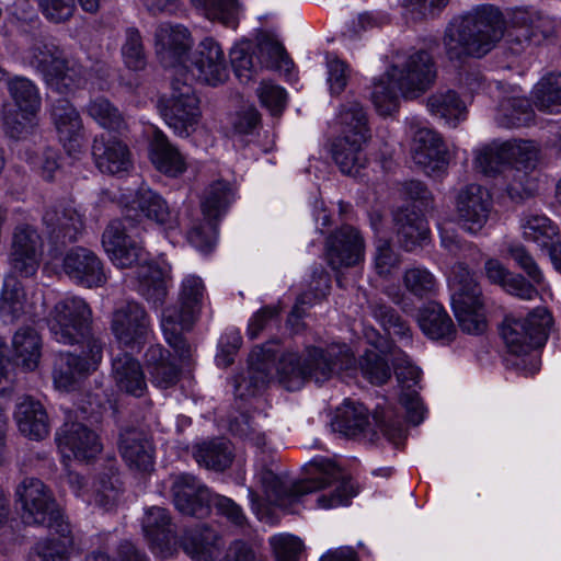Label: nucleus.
<instances>
[{
    "instance_id": "nucleus-48",
    "label": "nucleus",
    "mask_w": 561,
    "mask_h": 561,
    "mask_svg": "<svg viewBox=\"0 0 561 561\" xmlns=\"http://www.w3.org/2000/svg\"><path fill=\"white\" fill-rule=\"evenodd\" d=\"M535 116L531 103L527 98H508L502 101L497 122L506 128L527 126Z\"/></svg>"
},
{
    "instance_id": "nucleus-55",
    "label": "nucleus",
    "mask_w": 561,
    "mask_h": 561,
    "mask_svg": "<svg viewBox=\"0 0 561 561\" xmlns=\"http://www.w3.org/2000/svg\"><path fill=\"white\" fill-rule=\"evenodd\" d=\"M125 66L134 71L144 70L147 66V55L142 36L138 28L131 26L125 31V39L121 48Z\"/></svg>"
},
{
    "instance_id": "nucleus-9",
    "label": "nucleus",
    "mask_w": 561,
    "mask_h": 561,
    "mask_svg": "<svg viewBox=\"0 0 561 561\" xmlns=\"http://www.w3.org/2000/svg\"><path fill=\"white\" fill-rule=\"evenodd\" d=\"M551 324V313L545 308H536L524 319L506 317L500 333L508 354L522 357L545 345Z\"/></svg>"
},
{
    "instance_id": "nucleus-54",
    "label": "nucleus",
    "mask_w": 561,
    "mask_h": 561,
    "mask_svg": "<svg viewBox=\"0 0 561 561\" xmlns=\"http://www.w3.org/2000/svg\"><path fill=\"white\" fill-rule=\"evenodd\" d=\"M210 529L207 524L190 528L181 540V547L195 561H210Z\"/></svg>"
},
{
    "instance_id": "nucleus-36",
    "label": "nucleus",
    "mask_w": 561,
    "mask_h": 561,
    "mask_svg": "<svg viewBox=\"0 0 561 561\" xmlns=\"http://www.w3.org/2000/svg\"><path fill=\"white\" fill-rule=\"evenodd\" d=\"M112 377L117 388L127 394L140 398L147 391L146 377L140 363L126 352L113 358Z\"/></svg>"
},
{
    "instance_id": "nucleus-53",
    "label": "nucleus",
    "mask_w": 561,
    "mask_h": 561,
    "mask_svg": "<svg viewBox=\"0 0 561 561\" xmlns=\"http://www.w3.org/2000/svg\"><path fill=\"white\" fill-rule=\"evenodd\" d=\"M474 163L477 169L488 176H495L504 170L510 171L506 142L492 144L482 148L476 156Z\"/></svg>"
},
{
    "instance_id": "nucleus-47",
    "label": "nucleus",
    "mask_w": 561,
    "mask_h": 561,
    "mask_svg": "<svg viewBox=\"0 0 561 561\" xmlns=\"http://www.w3.org/2000/svg\"><path fill=\"white\" fill-rule=\"evenodd\" d=\"M533 100L540 112H559L561 107V72H549L543 76L534 88Z\"/></svg>"
},
{
    "instance_id": "nucleus-28",
    "label": "nucleus",
    "mask_w": 561,
    "mask_h": 561,
    "mask_svg": "<svg viewBox=\"0 0 561 561\" xmlns=\"http://www.w3.org/2000/svg\"><path fill=\"white\" fill-rule=\"evenodd\" d=\"M95 167L104 174L122 175L131 167L128 147L119 139L101 134L92 144Z\"/></svg>"
},
{
    "instance_id": "nucleus-8",
    "label": "nucleus",
    "mask_w": 561,
    "mask_h": 561,
    "mask_svg": "<svg viewBox=\"0 0 561 561\" xmlns=\"http://www.w3.org/2000/svg\"><path fill=\"white\" fill-rule=\"evenodd\" d=\"M231 67L241 82H249L260 70L289 72L294 66L283 44L271 33L261 31L255 43L243 41L230 50Z\"/></svg>"
},
{
    "instance_id": "nucleus-62",
    "label": "nucleus",
    "mask_w": 561,
    "mask_h": 561,
    "mask_svg": "<svg viewBox=\"0 0 561 561\" xmlns=\"http://www.w3.org/2000/svg\"><path fill=\"white\" fill-rule=\"evenodd\" d=\"M401 263L400 254L393 249L390 240L376 241L375 270L379 276H388Z\"/></svg>"
},
{
    "instance_id": "nucleus-60",
    "label": "nucleus",
    "mask_w": 561,
    "mask_h": 561,
    "mask_svg": "<svg viewBox=\"0 0 561 561\" xmlns=\"http://www.w3.org/2000/svg\"><path fill=\"white\" fill-rule=\"evenodd\" d=\"M440 243L453 255L478 263L481 259L480 250L472 243L462 240L455 231L440 229Z\"/></svg>"
},
{
    "instance_id": "nucleus-50",
    "label": "nucleus",
    "mask_w": 561,
    "mask_h": 561,
    "mask_svg": "<svg viewBox=\"0 0 561 561\" xmlns=\"http://www.w3.org/2000/svg\"><path fill=\"white\" fill-rule=\"evenodd\" d=\"M523 237L527 241L548 248L559 239V228L548 217L529 215L522 220Z\"/></svg>"
},
{
    "instance_id": "nucleus-17",
    "label": "nucleus",
    "mask_w": 561,
    "mask_h": 561,
    "mask_svg": "<svg viewBox=\"0 0 561 561\" xmlns=\"http://www.w3.org/2000/svg\"><path fill=\"white\" fill-rule=\"evenodd\" d=\"M391 71L398 78L400 92L407 99L424 93L436 79L435 62L426 50L411 54L401 66H392Z\"/></svg>"
},
{
    "instance_id": "nucleus-21",
    "label": "nucleus",
    "mask_w": 561,
    "mask_h": 561,
    "mask_svg": "<svg viewBox=\"0 0 561 561\" xmlns=\"http://www.w3.org/2000/svg\"><path fill=\"white\" fill-rule=\"evenodd\" d=\"M126 229L123 220H112L102 234L103 248L117 267H140L148 259L147 253L139 243L126 234Z\"/></svg>"
},
{
    "instance_id": "nucleus-34",
    "label": "nucleus",
    "mask_w": 561,
    "mask_h": 561,
    "mask_svg": "<svg viewBox=\"0 0 561 561\" xmlns=\"http://www.w3.org/2000/svg\"><path fill=\"white\" fill-rule=\"evenodd\" d=\"M367 140L363 136L346 135H340L332 140L331 157L342 173L355 175L366 167L368 160L363 146Z\"/></svg>"
},
{
    "instance_id": "nucleus-6",
    "label": "nucleus",
    "mask_w": 561,
    "mask_h": 561,
    "mask_svg": "<svg viewBox=\"0 0 561 561\" xmlns=\"http://www.w3.org/2000/svg\"><path fill=\"white\" fill-rule=\"evenodd\" d=\"M45 320L58 343L89 350L94 358L103 352V344L93 332L92 310L84 299L73 296L59 300Z\"/></svg>"
},
{
    "instance_id": "nucleus-41",
    "label": "nucleus",
    "mask_w": 561,
    "mask_h": 561,
    "mask_svg": "<svg viewBox=\"0 0 561 561\" xmlns=\"http://www.w3.org/2000/svg\"><path fill=\"white\" fill-rule=\"evenodd\" d=\"M137 293L154 307L165 302L168 286L163 271L156 265H141L137 270Z\"/></svg>"
},
{
    "instance_id": "nucleus-5",
    "label": "nucleus",
    "mask_w": 561,
    "mask_h": 561,
    "mask_svg": "<svg viewBox=\"0 0 561 561\" xmlns=\"http://www.w3.org/2000/svg\"><path fill=\"white\" fill-rule=\"evenodd\" d=\"M154 39L157 56L163 68L190 72L193 79L203 84L210 82L209 38L201 43L202 50L196 49L192 54L190 65H185V59L192 47V38L185 26L163 23L156 30Z\"/></svg>"
},
{
    "instance_id": "nucleus-20",
    "label": "nucleus",
    "mask_w": 561,
    "mask_h": 561,
    "mask_svg": "<svg viewBox=\"0 0 561 561\" xmlns=\"http://www.w3.org/2000/svg\"><path fill=\"white\" fill-rule=\"evenodd\" d=\"M276 359L272 342L256 345L249 355L245 375L234 377V394L240 399L255 396L268 381Z\"/></svg>"
},
{
    "instance_id": "nucleus-30",
    "label": "nucleus",
    "mask_w": 561,
    "mask_h": 561,
    "mask_svg": "<svg viewBox=\"0 0 561 561\" xmlns=\"http://www.w3.org/2000/svg\"><path fill=\"white\" fill-rule=\"evenodd\" d=\"M42 356V337L33 327L20 328L12 337V353L4 355V364L10 373V366L21 367L33 371L37 368Z\"/></svg>"
},
{
    "instance_id": "nucleus-1",
    "label": "nucleus",
    "mask_w": 561,
    "mask_h": 561,
    "mask_svg": "<svg viewBox=\"0 0 561 561\" xmlns=\"http://www.w3.org/2000/svg\"><path fill=\"white\" fill-rule=\"evenodd\" d=\"M533 36L531 27H507L503 13L493 4H481L455 19L445 31L444 48L450 61L481 58L505 37L510 49L518 54Z\"/></svg>"
},
{
    "instance_id": "nucleus-13",
    "label": "nucleus",
    "mask_w": 561,
    "mask_h": 561,
    "mask_svg": "<svg viewBox=\"0 0 561 561\" xmlns=\"http://www.w3.org/2000/svg\"><path fill=\"white\" fill-rule=\"evenodd\" d=\"M150 329V316L145 306L136 300H126L112 312L111 331L116 341L125 347L144 345Z\"/></svg>"
},
{
    "instance_id": "nucleus-37",
    "label": "nucleus",
    "mask_w": 561,
    "mask_h": 561,
    "mask_svg": "<svg viewBox=\"0 0 561 561\" xmlns=\"http://www.w3.org/2000/svg\"><path fill=\"white\" fill-rule=\"evenodd\" d=\"M149 149L150 160L160 172L175 178L185 171L184 158L160 129L153 130Z\"/></svg>"
},
{
    "instance_id": "nucleus-35",
    "label": "nucleus",
    "mask_w": 561,
    "mask_h": 561,
    "mask_svg": "<svg viewBox=\"0 0 561 561\" xmlns=\"http://www.w3.org/2000/svg\"><path fill=\"white\" fill-rule=\"evenodd\" d=\"M19 431L30 439L42 440L49 435L50 424L44 405L31 397L16 404L14 412Z\"/></svg>"
},
{
    "instance_id": "nucleus-2",
    "label": "nucleus",
    "mask_w": 561,
    "mask_h": 561,
    "mask_svg": "<svg viewBox=\"0 0 561 561\" xmlns=\"http://www.w3.org/2000/svg\"><path fill=\"white\" fill-rule=\"evenodd\" d=\"M308 473L310 477L306 479L289 481L287 477L276 473L272 467L263 463L257 478L267 497L288 512L304 495L320 490L332 489L317 499L318 506L325 510L347 505L356 495L351 479L341 467L329 459L310 461Z\"/></svg>"
},
{
    "instance_id": "nucleus-56",
    "label": "nucleus",
    "mask_w": 561,
    "mask_h": 561,
    "mask_svg": "<svg viewBox=\"0 0 561 561\" xmlns=\"http://www.w3.org/2000/svg\"><path fill=\"white\" fill-rule=\"evenodd\" d=\"M38 123L36 115L9 112L3 116V130L5 136L13 140H26L37 134Z\"/></svg>"
},
{
    "instance_id": "nucleus-29",
    "label": "nucleus",
    "mask_w": 561,
    "mask_h": 561,
    "mask_svg": "<svg viewBox=\"0 0 561 561\" xmlns=\"http://www.w3.org/2000/svg\"><path fill=\"white\" fill-rule=\"evenodd\" d=\"M448 285L453 310L484 307L482 289L467 263L457 262L453 265L448 277Z\"/></svg>"
},
{
    "instance_id": "nucleus-4",
    "label": "nucleus",
    "mask_w": 561,
    "mask_h": 561,
    "mask_svg": "<svg viewBox=\"0 0 561 561\" xmlns=\"http://www.w3.org/2000/svg\"><path fill=\"white\" fill-rule=\"evenodd\" d=\"M356 359L345 344L325 347L309 345L301 353H284L277 365L280 381L287 389L299 388L305 381L323 383L334 375L352 369Z\"/></svg>"
},
{
    "instance_id": "nucleus-57",
    "label": "nucleus",
    "mask_w": 561,
    "mask_h": 561,
    "mask_svg": "<svg viewBox=\"0 0 561 561\" xmlns=\"http://www.w3.org/2000/svg\"><path fill=\"white\" fill-rule=\"evenodd\" d=\"M359 368L364 378L370 383L381 386L391 377L388 360L375 351H367L360 356Z\"/></svg>"
},
{
    "instance_id": "nucleus-26",
    "label": "nucleus",
    "mask_w": 561,
    "mask_h": 561,
    "mask_svg": "<svg viewBox=\"0 0 561 561\" xmlns=\"http://www.w3.org/2000/svg\"><path fill=\"white\" fill-rule=\"evenodd\" d=\"M510 161V172H517L519 182L510 183L506 191L510 198L514 202H520L531 196V188L524 184V180L527 179L526 172H522V169H534L538 160L539 150L534 141L531 140H514L506 141ZM516 178V174H514Z\"/></svg>"
},
{
    "instance_id": "nucleus-14",
    "label": "nucleus",
    "mask_w": 561,
    "mask_h": 561,
    "mask_svg": "<svg viewBox=\"0 0 561 561\" xmlns=\"http://www.w3.org/2000/svg\"><path fill=\"white\" fill-rule=\"evenodd\" d=\"M169 481L172 502L182 515L197 519L210 515V490L197 477L187 472L172 473Z\"/></svg>"
},
{
    "instance_id": "nucleus-22",
    "label": "nucleus",
    "mask_w": 561,
    "mask_h": 561,
    "mask_svg": "<svg viewBox=\"0 0 561 561\" xmlns=\"http://www.w3.org/2000/svg\"><path fill=\"white\" fill-rule=\"evenodd\" d=\"M365 242L357 229L344 225L334 230L325 241V256L332 270L352 267L364 257Z\"/></svg>"
},
{
    "instance_id": "nucleus-19",
    "label": "nucleus",
    "mask_w": 561,
    "mask_h": 561,
    "mask_svg": "<svg viewBox=\"0 0 561 561\" xmlns=\"http://www.w3.org/2000/svg\"><path fill=\"white\" fill-rule=\"evenodd\" d=\"M117 448L130 469L147 473L153 470L156 448L149 432L137 426H122L118 431Z\"/></svg>"
},
{
    "instance_id": "nucleus-61",
    "label": "nucleus",
    "mask_w": 561,
    "mask_h": 561,
    "mask_svg": "<svg viewBox=\"0 0 561 561\" xmlns=\"http://www.w3.org/2000/svg\"><path fill=\"white\" fill-rule=\"evenodd\" d=\"M43 16L54 24L68 22L77 10L76 0H38Z\"/></svg>"
},
{
    "instance_id": "nucleus-64",
    "label": "nucleus",
    "mask_w": 561,
    "mask_h": 561,
    "mask_svg": "<svg viewBox=\"0 0 561 561\" xmlns=\"http://www.w3.org/2000/svg\"><path fill=\"white\" fill-rule=\"evenodd\" d=\"M508 253L517 266L527 274L531 283L535 285H541L543 283L545 277L541 270L523 244L510 245Z\"/></svg>"
},
{
    "instance_id": "nucleus-59",
    "label": "nucleus",
    "mask_w": 561,
    "mask_h": 561,
    "mask_svg": "<svg viewBox=\"0 0 561 561\" xmlns=\"http://www.w3.org/2000/svg\"><path fill=\"white\" fill-rule=\"evenodd\" d=\"M203 219L194 221L187 231V240L196 249L204 253L210 252V201L205 198L201 205Z\"/></svg>"
},
{
    "instance_id": "nucleus-58",
    "label": "nucleus",
    "mask_w": 561,
    "mask_h": 561,
    "mask_svg": "<svg viewBox=\"0 0 561 561\" xmlns=\"http://www.w3.org/2000/svg\"><path fill=\"white\" fill-rule=\"evenodd\" d=\"M405 288L417 298H427L436 290L434 275L424 267H412L403 276Z\"/></svg>"
},
{
    "instance_id": "nucleus-39",
    "label": "nucleus",
    "mask_w": 561,
    "mask_h": 561,
    "mask_svg": "<svg viewBox=\"0 0 561 561\" xmlns=\"http://www.w3.org/2000/svg\"><path fill=\"white\" fill-rule=\"evenodd\" d=\"M369 426L368 410L364 404L345 400L343 404L336 409L332 427L345 437H356L365 432Z\"/></svg>"
},
{
    "instance_id": "nucleus-18",
    "label": "nucleus",
    "mask_w": 561,
    "mask_h": 561,
    "mask_svg": "<svg viewBox=\"0 0 561 561\" xmlns=\"http://www.w3.org/2000/svg\"><path fill=\"white\" fill-rule=\"evenodd\" d=\"M455 208L459 225L465 230L477 233L489 219L491 194L480 184H468L457 193Z\"/></svg>"
},
{
    "instance_id": "nucleus-46",
    "label": "nucleus",
    "mask_w": 561,
    "mask_h": 561,
    "mask_svg": "<svg viewBox=\"0 0 561 561\" xmlns=\"http://www.w3.org/2000/svg\"><path fill=\"white\" fill-rule=\"evenodd\" d=\"M26 293L22 280L16 275L4 278L0 294V316L11 321L24 313Z\"/></svg>"
},
{
    "instance_id": "nucleus-51",
    "label": "nucleus",
    "mask_w": 561,
    "mask_h": 561,
    "mask_svg": "<svg viewBox=\"0 0 561 561\" xmlns=\"http://www.w3.org/2000/svg\"><path fill=\"white\" fill-rule=\"evenodd\" d=\"M87 112L103 128L119 134L127 128L123 113L103 96L91 100L87 106Z\"/></svg>"
},
{
    "instance_id": "nucleus-40",
    "label": "nucleus",
    "mask_w": 561,
    "mask_h": 561,
    "mask_svg": "<svg viewBox=\"0 0 561 561\" xmlns=\"http://www.w3.org/2000/svg\"><path fill=\"white\" fill-rule=\"evenodd\" d=\"M141 525L149 542L159 548L167 546L175 535L172 517L164 507L152 506L148 508Z\"/></svg>"
},
{
    "instance_id": "nucleus-44",
    "label": "nucleus",
    "mask_w": 561,
    "mask_h": 561,
    "mask_svg": "<svg viewBox=\"0 0 561 561\" xmlns=\"http://www.w3.org/2000/svg\"><path fill=\"white\" fill-rule=\"evenodd\" d=\"M337 123L341 127V135L370 138L367 112L355 99H347L341 104Z\"/></svg>"
},
{
    "instance_id": "nucleus-52",
    "label": "nucleus",
    "mask_w": 561,
    "mask_h": 561,
    "mask_svg": "<svg viewBox=\"0 0 561 561\" xmlns=\"http://www.w3.org/2000/svg\"><path fill=\"white\" fill-rule=\"evenodd\" d=\"M368 308L373 317L389 333L400 337H410L411 329L408 322L387 302L381 299L369 301Z\"/></svg>"
},
{
    "instance_id": "nucleus-33",
    "label": "nucleus",
    "mask_w": 561,
    "mask_h": 561,
    "mask_svg": "<svg viewBox=\"0 0 561 561\" xmlns=\"http://www.w3.org/2000/svg\"><path fill=\"white\" fill-rule=\"evenodd\" d=\"M398 240L401 247L411 252L422 247L428 239L430 228L421 210L413 207H401L394 215Z\"/></svg>"
},
{
    "instance_id": "nucleus-16",
    "label": "nucleus",
    "mask_w": 561,
    "mask_h": 561,
    "mask_svg": "<svg viewBox=\"0 0 561 561\" xmlns=\"http://www.w3.org/2000/svg\"><path fill=\"white\" fill-rule=\"evenodd\" d=\"M43 249V239L37 228L28 222H19L12 231L10 264L14 274L32 277L36 274Z\"/></svg>"
},
{
    "instance_id": "nucleus-11",
    "label": "nucleus",
    "mask_w": 561,
    "mask_h": 561,
    "mask_svg": "<svg viewBox=\"0 0 561 561\" xmlns=\"http://www.w3.org/2000/svg\"><path fill=\"white\" fill-rule=\"evenodd\" d=\"M412 130V159L431 176L446 173L451 159L449 149L442 135L419 122L410 123Z\"/></svg>"
},
{
    "instance_id": "nucleus-3",
    "label": "nucleus",
    "mask_w": 561,
    "mask_h": 561,
    "mask_svg": "<svg viewBox=\"0 0 561 561\" xmlns=\"http://www.w3.org/2000/svg\"><path fill=\"white\" fill-rule=\"evenodd\" d=\"M16 495L25 524L44 526L58 536L38 543L32 561H67V550L73 546L71 526L49 489L39 479L26 478L18 486Z\"/></svg>"
},
{
    "instance_id": "nucleus-38",
    "label": "nucleus",
    "mask_w": 561,
    "mask_h": 561,
    "mask_svg": "<svg viewBox=\"0 0 561 561\" xmlns=\"http://www.w3.org/2000/svg\"><path fill=\"white\" fill-rule=\"evenodd\" d=\"M419 324L432 340L449 343L456 337L457 331L451 318L437 302H430L420 311Z\"/></svg>"
},
{
    "instance_id": "nucleus-7",
    "label": "nucleus",
    "mask_w": 561,
    "mask_h": 561,
    "mask_svg": "<svg viewBox=\"0 0 561 561\" xmlns=\"http://www.w3.org/2000/svg\"><path fill=\"white\" fill-rule=\"evenodd\" d=\"M205 294V285L201 277L186 276L181 284L178 305H170L162 309L161 329L168 344L180 358L191 355V345L183 335L184 331L192 329L197 320Z\"/></svg>"
},
{
    "instance_id": "nucleus-43",
    "label": "nucleus",
    "mask_w": 561,
    "mask_h": 561,
    "mask_svg": "<svg viewBox=\"0 0 561 561\" xmlns=\"http://www.w3.org/2000/svg\"><path fill=\"white\" fill-rule=\"evenodd\" d=\"M28 65L46 79L51 72H58L66 60L57 45L46 39H35L27 50Z\"/></svg>"
},
{
    "instance_id": "nucleus-32",
    "label": "nucleus",
    "mask_w": 561,
    "mask_h": 561,
    "mask_svg": "<svg viewBox=\"0 0 561 561\" xmlns=\"http://www.w3.org/2000/svg\"><path fill=\"white\" fill-rule=\"evenodd\" d=\"M145 366L153 386L161 389L174 387L180 380L181 367L171 352L160 344L151 345L145 353Z\"/></svg>"
},
{
    "instance_id": "nucleus-27",
    "label": "nucleus",
    "mask_w": 561,
    "mask_h": 561,
    "mask_svg": "<svg viewBox=\"0 0 561 561\" xmlns=\"http://www.w3.org/2000/svg\"><path fill=\"white\" fill-rule=\"evenodd\" d=\"M146 218L159 225H165L171 220V211L167 202L148 187H139L131 199L125 206L123 221L129 227L141 222Z\"/></svg>"
},
{
    "instance_id": "nucleus-15",
    "label": "nucleus",
    "mask_w": 561,
    "mask_h": 561,
    "mask_svg": "<svg viewBox=\"0 0 561 561\" xmlns=\"http://www.w3.org/2000/svg\"><path fill=\"white\" fill-rule=\"evenodd\" d=\"M42 224L49 242L56 250L76 242L83 230L81 215L64 201H56L45 206Z\"/></svg>"
},
{
    "instance_id": "nucleus-25",
    "label": "nucleus",
    "mask_w": 561,
    "mask_h": 561,
    "mask_svg": "<svg viewBox=\"0 0 561 561\" xmlns=\"http://www.w3.org/2000/svg\"><path fill=\"white\" fill-rule=\"evenodd\" d=\"M50 117L65 149L79 152L83 146L82 121L70 101L62 96L51 99Z\"/></svg>"
},
{
    "instance_id": "nucleus-12",
    "label": "nucleus",
    "mask_w": 561,
    "mask_h": 561,
    "mask_svg": "<svg viewBox=\"0 0 561 561\" xmlns=\"http://www.w3.org/2000/svg\"><path fill=\"white\" fill-rule=\"evenodd\" d=\"M75 414L77 421L65 423L57 432V446L68 458L73 456L78 460H90L102 450L96 433L82 422L90 421L93 412L89 413L87 407L78 405Z\"/></svg>"
},
{
    "instance_id": "nucleus-63",
    "label": "nucleus",
    "mask_w": 561,
    "mask_h": 561,
    "mask_svg": "<svg viewBox=\"0 0 561 561\" xmlns=\"http://www.w3.org/2000/svg\"><path fill=\"white\" fill-rule=\"evenodd\" d=\"M262 106L266 107L272 115H280L286 106L287 93L279 85L271 82H261L256 90Z\"/></svg>"
},
{
    "instance_id": "nucleus-42",
    "label": "nucleus",
    "mask_w": 561,
    "mask_h": 561,
    "mask_svg": "<svg viewBox=\"0 0 561 561\" xmlns=\"http://www.w3.org/2000/svg\"><path fill=\"white\" fill-rule=\"evenodd\" d=\"M428 111L456 127L466 118L467 110L459 94L454 90L437 91L427 99Z\"/></svg>"
},
{
    "instance_id": "nucleus-24",
    "label": "nucleus",
    "mask_w": 561,
    "mask_h": 561,
    "mask_svg": "<svg viewBox=\"0 0 561 561\" xmlns=\"http://www.w3.org/2000/svg\"><path fill=\"white\" fill-rule=\"evenodd\" d=\"M392 356L394 375L403 387L400 403L407 411L408 421L413 425H419L424 419L425 408L419 392L412 389V386L419 382L421 370L401 351Z\"/></svg>"
},
{
    "instance_id": "nucleus-49",
    "label": "nucleus",
    "mask_w": 561,
    "mask_h": 561,
    "mask_svg": "<svg viewBox=\"0 0 561 561\" xmlns=\"http://www.w3.org/2000/svg\"><path fill=\"white\" fill-rule=\"evenodd\" d=\"M8 92L20 112L36 115L41 107V95L36 85L25 77H14L7 82Z\"/></svg>"
},
{
    "instance_id": "nucleus-23",
    "label": "nucleus",
    "mask_w": 561,
    "mask_h": 561,
    "mask_svg": "<svg viewBox=\"0 0 561 561\" xmlns=\"http://www.w3.org/2000/svg\"><path fill=\"white\" fill-rule=\"evenodd\" d=\"M62 271L77 285L93 288L106 283L101 259L90 249L75 247L64 256Z\"/></svg>"
},
{
    "instance_id": "nucleus-45",
    "label": "nucleus",
    "mask_w": 561,
    "mask_h": 561,
    "mask_svg": "<svg viewBox=\"0 0 561 561\" xmlns=\"http://www.w3.org/2000/svg\"><path fill=\"white\" fill-rule=\"evenodd\" d=\"M399 91V80L392 71L374 82L370 100L380 115H391L398 110Z\"/></svg>"
},
{
    "instance_id": "nucleus-31",
    "label": "nucleus",
    "mask_w": 561,
    "mask_h": 561,
    "mask_svg": "<svg viewBox=\"0 0 561 561\" xmlns=\"http://www.w3.org/2000/svg\"><path fill=\"white\" fill-rule=\"evenodd\" d=\"M102 353L98 358L92 357L89 350L80 348V353H60L56 358L53 370L54 382L57 388L71 390L78 377L89 373L101 362Z\"/></svg>"
},
{
    "instance_id": "nucleus-10",
    "label": "nucleus",
    "mask_w": 561,
    "mask_h": 561,
    "mask_svg": "<svg viewBox=\"0 0 561 561\" xmlns=\"http://www.w3.org/2000/svg\"><path fill=\"white\" fill-rule=\"evenodd\" d=\"M171 95L159 100V110L164 122L175 134L188 136L197 124L201 111L193 88L174 78L171 81Z\"/></svg>"
}]
</instances>
